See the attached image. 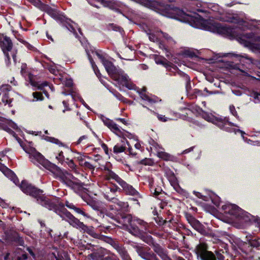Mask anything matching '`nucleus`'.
Wrapping results in <instances>:
<instances>
[{"mask_svg":"<svg viewBox=\"0 0 260 260\" xmlns=\"http://www.w3.org/2000/svg\"><path fill=\"white\" fill-rule=\"evenodd\" d=\"M216 260H224V256L223 255L220 253V251H215V254Z\"/></svg>","mask_w":260,"mask_h":260,"instance_id":"nucleus-55","label":"nucleus"},{"mask_svg":"<svg viewBox=\"0 0 260 260\" xmlns=\"http://www.w3.org/2000/svg\"><path fill=\"white\" fill-rule=\"evenodd\" d=\"M63 25L66 26V27L71 32H75L76 30L75 28L73 27V26L70 23L68 22L67 21L66 22H62Z\"/></svg>","mask_w":260,"mask_h":260,"instance_id":"nucleus-48","label":"nucleus"},{"mask_svg":"<svg viewBox=\"0 0 260 260\" xmlns=\"http://www.w3.org/2000/svg\"><path fill=\"white\" fill-rule=\"evenodd\" d=\"M134 248L138 255L145 260L158 259L156 255L147 246L144 247L139 245H136L134 247Z\"/></svg>","mask_w":260,"mask_h":260,"instance_id":"nucleus-14","label":"nucleus"},{"mask_svg":"<svg viewBox=\"0 0 260 260\" xmlns=\"http://www.w3.org/2000/svg\"><path fill=\"white\" fill-rule=\"evenodd\" d=\"M42 11L45 12L52 18L56 20L60 21L61 22H62L64 20V17L60 15L56 9L52 8L48 5L46 4Z\"/></svg>","mask_w":260,"mask_h":260,"instance_id":"nucleus-18","label":"nucleus"},{"mask_svg":"<svg viewBox=\"0 0 260 260\" xmlns=\"http://www.w3.org/2000/svg\"><path fill=\"white\" fill-rule=\"evenodd\" d=\"M170 181L172 185L174 186V188L176 191L180 193H182L184 192L183 189L180 187L178 183L177 182V179L172 171L170 172Z\"/></svg>","mask_w":260,"mask_h":260,"instance_id":"nucleus-27","label":"nucleus"},{"mask_svg":"<svg viewBox=\"0 0 260 260\" xmlns=\"http://www.w3.org/2000/svg\"><path fill=\"white\" fill-rule=\"evenodd\" d=\"M82 166H84L85 168L88 169L90 170H93L94 169V166L89 162L85 161L82 162Z\"/></svg>","mask_w":260,"mask_h":260,"instance_id":"nucleus-49","label":"nucleus"},{"mask_svg":"<svg viewBox=\"0 0 260 260\" xmlns=\"http://www.w3.org/2000/svg\"><path fill=\"white\" fill-rule=\"evenodd\" d=\"M80 215L83 216L86 219L91 218V215L88 212H86L85 209H84V208L82 209Z\"/></svg>","mask_w":260,"mask_h":260,"instance_id":"nucleus-53","label":"nucleus"},{"mask_svg":"<svg viewBox=\"0 0 260 260\" xmlns=\"http://www.w3.org/2000/svg\"><path fill=\"white\" fill-rule=\"evenodd\" d=\"M193 193L198 198L201 199H202L203 200H206L205 198H206V197L205 196L202 195V193H200V192L196 191H193Z\"/></svg>","mask_w":260,"mask_h":260,"instance_id":"nucleus-57","label":"nucleus"},{"mask_svg":"<svg viewBox=\"0 0 260 260\" xmlns=\"http://www.w3.org/2000/svg\"><path fill=\"white\" fill-rule=\"evenodd\" d=\"M61 203L64 205V208L66 206L69 209L74 210L76 213L80 215L82 208L76 207L73 203H70L68 201H66L65 204H63L62 202Z\"/></svg>","mask_w":260,"mask_h":260,"instance_id":"nucleus-32","label":"nucleus"},{"mask_svg":"<svg viewBox=\"0 0 260 260\" xmlns=\"http://www.w3.org/2000/svg\"><path fill=\"white\" fill-rule=\"evenodd\" d=\"M20 74L25 80L29 82L30 84L34 87V90H42L44 86L49 85L48 82L36 80V77L31 73L30 69L27 67L25 63H22L20 67Z\"/></svg>","mask_w":260,"mask_h":260,"instance_id":"nucleus-7","label":"nucleus"},{"mask_svg":"<svg viewBox=\"0 0 260 260\" xmlns=\"http://www.w3.org/2000/svg\"><path fill=\"white\" fill-rule=\"evenodd\" d=\"M157 118L160 121L162 122H166L168 120V118L163 115L158 114Z\"/></svg>","mask_w":260,"mask_h":260,"instance_id":"nucleus-62","label":"nucleus"},{"mask_svg":"<svg viewBox=\"0 0 260 260\" xmlns=\"http://www.w3.org/2000/svg\"><path fill=\"white\" fill-rule=\"evenodd\" d=\"M213 123H215L221 129H224L225 125L228 123L230 126H234V124L229 121V118L227 117L222 118H214Z\"/></svg>","mask_w":260,"mask_h":260,"instance_id":"nucleus-26","label":"nucleus"},{"mask_svg":"<svg viewBox=\"0 0 260 260\" xmlns=\"http://www.w3.org/2000/svg\"><path fill=\"white\" fill-rule=\"evenodd\" d=\"M107 28L109 30H112L115 31H118L119 32L120 34H122L123 32H124V30L121 27L114 23H109L107 25Z\"/></svg>","mask_w":260,"mask_h":260,"instance_id":"nucleus-36","label":"nucleus"},{"mask_svg":"<svg viewBox=\"0 0 260 260\" xmlns=\"http://www.w3.org/2000/svg\"><path fill=\"white\" fill-rule=\"evenodd\" d=\"M17 246H22L25 247L24 241L22 237L17 233Z\"/></svg>","mask_w":260,"mask_h":260,"instance_id":"nucleus-50","label":"nucleus"},{"mask_svg":"<svg viewBox=\"0 0 260 260\" xmlns=\"http://www.w3.org/2000/svg\"><path fill=\"white\" fill-rule=\"evenodd\" d=\"M42 11L45 12L52 18L56 20L60 21L61 22H62L64 20V17L60 15L56 9L52 8L48 5L46 4Z\"/></svg>","mask_w":260,"mask_h":260,"instance_id":"nucleus-17","label":"nucleus"},{"mask_svg":"<svg viewBox=\"0 0 260 260\" xmlns=\"http://www.w3.org/2000/svg\"><path fill=\"white\" fill-rule=\"evenodd\" d=\"M162 260H172L169 256H168L166 254L162 253L161 255L159 254Z\"/></svg>","mask_w":260,"mask_h":260,"instance_id":"nucleus-64","label":"nucleus"},{"mask_svg":"<svg viewBox=\"0 0 260 260\" xmlns=\"http://www.w3.org/2000/svg\"><path fill=\"white\" fill-rule=\"evenodd\" d=\"M102 189L104 198L108 201L115 199L117 192H121V188L112 182L104 185Z\"/></svg>","mask_w":260,"mask_h":260,"instance_id":"nucleus-12","label":"nucleus"},{"mask_svg":"<svg viewBox=\"0 0 260 260\" xmlns=\"http://www.w3.org/2000/svg\"><path fill=\"white\" fill-rule=\"evenodd\" d=\"M29 1L35 7H37L41 11L44 7V6L46 5V4L44 3H43L41 0H29Z\"/></svg>","mask_w":260,"mask_h":260,"instance_id":"nucleus-40","label":"nucleus"},{"mask_svg":"<svg viewBox=\"0 0 260 260\" xmlns=\"http://www.w3.org/2000/svg\"><path fill=\"white\" fill-rule=\"evenodd\" d=\"M146 91V89L144 87L141 89H139L137 91V92L142 100L148 101L150 103H154L156 102V100L150 97L145 93Z\"/></svg>","mask_w":260,"mask_h":260,"instance_id":"nucleus-28","label":"nucleus"},{"mask_svg":"<svg viewBox=\"0 0 260 260\" xmlns=\"http://www.w3.org/2000/svg\"><path fill=\"white\" fill-rule=\"evenodd\" d=\"M61 203L64 205V208L66 206L69 209L74 210L76 213L80 215L82 208L76 207L73 203H70L68 201H66L65 204H63L62 202Z\"/></svg>","mask_w":260,"mask_h":260,"instance_id":"nucleus-33","label":"nucleus"},{"mask_svg":"<svg viewBox=\"0 0 260 260\" xmlns=\"http://www.w3.org/2000/svg\"><path fill=\"white\" fill-rule=\"evenodd\" d=\"M2 128L14 137L16 138L14 130L16 129V124L12 120H7L2 125Z\"/></svg>","mask_w":260,"mask_h":260,"instance_id":"nucleus-22","label":"nucleus"},{"mask_svg":"<svg viewBox=\"0 0 260 260\" xmlns=\"http://www.w3.org/2000/svg\"><path fill=\"white\" fill-rule=\"evenodd\" d=\"M0 47H1L4 53L5 54L7 59L6 62L7 66L9 64L10 57L7 52L11 50L12 48V43L9 38L0 34Z\"/></svg>","mask_w":260,"mask_h":260,"instance_id":"nucleus-15","label":"nucleus"},{"mask_svg":"<svg viewBox=\"0 0 260 260\" xmlns=\"http://www.w3.org/2000/svg\"><path fill=\"white\" fill-rule=\"evenodd\" d=\"M194 251L198 260H216L215 254L208 250V246L205 243L200 242L196 246Z\"/></svg>","mask_w":260,"mask_h":260,"instance_id":"nucleus-8","label":"nucleus"},{"mask_svg":"<svg viewBox=\"0 0 260 260\" xmlns=\"http://www.w3.org/2000/svg\"><path fill=\"white\" fill-rule=\"evenodd\" d=\"M162 260H172L169 256H168L166 254L162 253L161 255L159 254Z\"/></svg>","mask_w":260,"mask_h":260,"instance_id":"nucleus-63","label":"nucleus"},{"mask_svg":"<svg viewBox=\"0 0 260 260\" xmlns=\"http://www.w3.org/2000/svg\"><path fill=\"white\" fill-rule=\"evenodd\" d=\"M95 54L101 60L108 75L113 80L128 89H134L136 85L131 81L128 76L123 70L115 66L112 62L106 59L102 54L98 51H95Z\"/></svg>","mask_w":260,"mask_h":260,"instance_id":"nucleus-3","label":"nucleus"},{"mask_svg":"<svg viewBox=\"0 0 260 260\" xmlns=\"http://www.w3.org/2000/svg\"><path fill=\"white\" fill-rule=\"evenodd\" d=\"M156 223L159 226L164 225L167 222H171V220L167 221L166 219H164L162 217L159 216V215L154 217Z\"/></svg>","mask_w":260,"mask_h":260,"instance_id":"nucleus-38","label":"nucleus"},{"mask_svg":"<svg viewBox=\"0 0 260 260\" xmlns=\"http://www.w3.org/2000/svg\"><path fill=\"white\" fill-rule=\"evenodd\" d=\"M102 148L104 149L105 153L107 155H109V149L108 146L104 143H102L101 144Z\"/></svg>","mask_w":260,"mask_h":260,"instance_id":"nucleus-60","label":"nucleus"},{"mask_svg":"<svg viewBox=\"0 0 260 260\" xmlns=\"http://www.w3.org/2000/svg\"><path fill=\"white\" fill-rule=\"evenodd\" d=\"M102 4L104 7L109 8L111 9H114L116 5L114 0H94Z\"/></svg>","mask_w":260,"mask_h":260,"instance_id":"nucleus-31","label":"nucleus"},{"mask_svg":"<svg viewBox=\"0 0 260 260\" xmlns=\"http://www.w3.org/2000/svg\"><path fill=\"white\" fill-rule=\"evenodd\" d=\"M0 170L9 179L16 184V175L13 172L0 163Z\"/></svg>","mask_w":260,"mask_h":260,"instance_id":"nucleus-24","label":"nucleus"},{"mask_svg":"<svg viewBox=\"0 0 260 260\" xmlns=\"http://www.w3.org/2000/svg\"><path fill=\"white\" fill-rule=\"evenodd\" d=\"M20 37V34H17V41H19V42L23 43L29 50H31L34 48L31 45L29 44L27 42L22 39Z\"/></svg>","mask_w":260,"mask_h":260,"instance_id":"nucleus-46","label":"nucleus"},{"mask_svg":"<svg viewBox=\"0 0 260 260\" xmlns=\"http://www.w3.org/2000/svg\"><path fill=\"white\" fill-rule=\"evenodd\" d=\"M104 123L105 125H106L110 129H111L112 127L113 126V124L115 123L112 120H110L109 119H107L105 121H104Z\"/></svg>","mask_w":260,"mask_h":260,"instance_id":"nucleus-54","label":"nucleus"},{"mask_svg":"<svg viewBox=\"0 0 260 260\" xmlns=\"http://www.w3.org/2000/svg\"><path fill=\"white\" fill-rule=\"evenodd\" d=\"M28 255L26 253H23L21 256H17V260H26Z\"/></svg>","mask_w":260,"mask_h":260,"instance_id":"nucleus-61","label":"nucleus"},{"mask_svg":"<svg viewBox=\"0 0 260 260\" xmlns=\"http://www.w3.org/2000/svg\"><path fill=\"white\" fill-rule=\"evenodd\" d=\"M202 116V117L206 121L213 122L215 117L212 115L210 114L207 112H203Z\"/></svg>","mask_w":260,"mask_h":260,"instance_id":"nucleus-45","label":"nucleus"},{"mask_svg":"<svg viewBox=\"0 0 260 260\" xmlns=\"http://www.w3.org/2000/svg\"><path fill=\"white\" fill-rule=\"evenodd\" d=\"M153 162L152 160L150 158H145L144 159H143L140 160L139 162L140 164L143 165H148V166H151L153 164Z\"/></svg>","mask_w":260,"mask_h":260,"instance_id":"nucleus-47","label":"nucleus"},{"mask_svg":"<svg viewBox=\"0 0 260 260\" xmlns=\"http://www.w3.org/2000/svg\"><path fill=\"white\" fill-rule=\"evenodd\" d=\"M156 189L155 193L154 194V197L158 200H162L161 198H162L163 194L165 192L162 191V189L160 186H158Z\"/></svg>","mask_w":260,"mask_h":260,"instance_id":"nucleus-41","label":"nucleus"},{"mask_svg":"<svg viewBox=\"0 0 260 260\" xmlns=\"http://www.w3.org/2000/svg\"><path fill=\"white\" fill-rule=\"evenodd\" d=\"M91 67L97 77H98V78L99 79L101 78L102 77V75L97 66L95 64V66H92Z\"/></svg>","mask_w":260,"mask_h":260,"instance_id":"nucleus-52","label":"nucleus"},{"mask_svg":"<svg viewBox=\"0 0 260 260\" xmlns=\"http://www.w3.org/2000/svg\"><path fill=\"white\" fill-rule=\"evenodd\" d=\"M246 241L245 242L246 245H248V247H250L251 250L252 248L259 249L260 248V238H256L251 235L246 237Z\"/></svg>","mask_w":260,"mask_h":260,"instance_id":"nucleus-21","label":"nucleus"},{"mask_svg":"<svg viewBox=\"0 0 260 260\" xmlns=\"http://www.w3.org/2000/svg\"><path fill=\"white\" fill-rule=\"evenodd\" d=\"M86 202L88 206L97 212L98 215L99 216L100 212L102 211L104 208L102 206V203L99 201L94 200L92 199H87Z\"/></svg>","mask_w":260,"mask_h":260,"instance_id":"nucleus-23","label":"nucleus"},{"mask_svg":"<svg viewBox=\"0 0 260 260\" xmlns=\"http://www.w3.org/2000/svg\"><path fill=\"white\" fill-rule=\"evenodd\" d=\"M146 5L148 8L162 15L188 23L192 26H194L196 22L198 21L196 17L186 14L182 9L172 4H166L162 2L157 1L147 0Z\"/></svg>","mask_w":260,"mask_h":260,"instance_id":"nucleus-2","label":"nucleus"},{"mask_svg":"<svg viewBox=\"0 0 260 260\" xmlns=\"http://www.w3.org/2000/svg\"><path fill=\"white\" fill-rule=\"evenodd\" d=\"M17 143L20 144V146L23 150L29 154V158L31 161L34 164L38 163L45 168L52 165L45 158L44 156L41 153L37 151L35 148L26 144L18 137Z\"/></svg>","mask_w":260,"mask_h":260,"instance_id":"nucleus-6","label":"nucleus"},{"mask_svg":"<svg viewBox=\"0 0 260 260\" xmlns=\"http://www.w3.org/2000/svg\"><path fill=\"white\" fill-rule=\"evenodd\" d=\"M157 156L159 158H160L164 160H166V161L172 160V156L170 154H169L167 152H163V151L158 152L157 154Z\"/></svg>","mask_w":260,"mask_h":260,"instance_id":"nucleus-35","label":"nucleus"},{"mask_svg":"<svg viewBox=\"0 0 260 260\" xmlns=\"http://www.w3.org/2000/svg\"><path fill=\"white\" fill-rule=\"evenodd\" d=\"M245 215L242 223L247 227L254 225L255 228L254 231L257 233L260 232V217L252 215L249 213H245Z\"/></svg>","mask_w":260,"mask_h":260,"instance_id":"nucleus-13","label":"nucleus"},{"mask_svg":"<svg viewBox=\"0 0 260 260\" xmlns=\"http://www.w3.org/2000/svg\"><path fill=\"white\" fill-rule=\"evenodd\" d=\"M19 187L24 193L35 198L38 204L50 211H53L62 220H66L73 227L86 231L87 234L94 238L101 240L104 239V235L95 232L93 227H88L85 225L64 208V205L59 202V198L55 200L49 199L43 193V190L28 183L25 180L21 182Z\"/></svg>","mask_w":260,"mask_h":260,"instance_id":"nucleus-1","label":"nucleus"},{"mask_svg":"<svg viewBox=\"0 0 260 260\" xmlns=\"http://www.w3.org/2000/svg\"><path fill=\"white\" fill-rule=\"evenodd\" d=\"M105 178L106 180H113L121 186V192L125 194L142 198L140 193L131 185L128 184L106 165L104 167Z\"/></svg>","mask_w":260,"mask_h":260,"instance_id":"nucleus-4","label":"nucleus"},{"mask_svg":"<svg viewBox=\"0 0 260 260\" xmlns=\"http://www.w3.org/2000/svg\"><path fill=\"white\" fill-rule=\"evenodd\" d=\"M125 150V146L122 145H120L119 144H117L116 145L114 146L113 152L115 154H118L124 152Z\"/></svg>","mask_w":260,"mask_h":260,"instance_id":"nucleus-37","label":"nucleus"},{"mask_svg":"<svg viewBox=\"0 0 260 260\" xmlns=\"http://www.w3.org/2000/svg\"><path fill=\"white\" fill-rule=\"evenodd\" d=\"M63 85L68 87H71L73 85V82L71 79H66L63 82Z\"/></svg>","mask_w":260,"mask_h":260,"instance_id":"nucleus-51","label":"nucleus"},{"mask_svg":"<svg viewBox=\"0 0 260 260\" xmlns=\"http://www.w3.org/2000/svg\"><path fill=\"white\" fill-rule=\"evenodd\" d=\"M186 218L193 228L199 232L203 233V231H204L203 226L198 220L190 214H186Z\"/></svg>","mask_w":260,"mask_h":260,"instance_id":"nucleus-20","label":"nucleus"},{"mask_svg":"<svg viewBox=\"0 0 260 260\" xmlns=\"http://www.w3.org/2000/svg\"><path fill=\"white\" fill-rule=\"evenodd\" d=\"M128 230L130 233L137 236L143 232L148 231V224L143 220L134 217Z\"/></svg>","mask_w":260,"mask_h":260,"instance_id":"nucleus-11","label":"nucleus"},{"mask_svg":"<svg viewBox=\"0 0 260 260\" xmlns=\"http://www.w3.org/2000/svg\"><path fill=\"white\" fill-rule=\"evenodd\" d=\"M155 62L157 64H160L163 65L166 68H167L168 67H170V62H168L167 59H166L165 58L163 59L157 58L155 59Z\"/></svg>","mask_w":260,"mask_h":260,"instance_id":"nucleus-44","label":"nucleus"},{"mask_svg":"<svg viewBox=\"0 0 260 260\" xmlns=\"http://www.w3.org/2000/svg\"><path fill=\"white\" fill-rule=\"evenodd\" d=\"M44 139L47 141L57 144L59 146H62L63 145V144L58 139L53 137L45 136Z\"/></svg>","mask_w":260,"mask_h":260,"instance_id":"nucleus-43","label":"nucleus"},{"mask_svg":"<svg viewBox=\"0 0 260 260\" xmlns=\"http://www.w3.org/2000/svg\"><path fill=\"white\" fill-rule=\"evenodd\" d=\"M111 131L114 133L116 135L120 137H124V132L122 129L121 130L120 128L118 127V125L116 123L113 124V126L110 129Z\"/></svg>","mask_w":260,"mask_h":260,"instance_id":"nucleus-34","label":"nucleus"},{"mask_svg":"<svg viewBox=\"0 0 260 260\" xmlns=\"http://www.w3.org/2000/svg\"><path fill=\"white\" fill-rule=\"evenodd\" d=\"M134 217L130 214L120 213L116 223L125 226L128 229Z\"/></svg>","mask_w":260,"mask_h":260,"instance_id":"nucleus-19","label":"nucleus"},{"mask_svg":"<svg viewBox=\"0 0 260 260\" xmlns=\"http://www.w3.org/2000/svg\"><path fill=\"white\" fill-rule=\"evenodd\" d=\"M117 205L118 207V210L121 212V213H126L130 211V208L127 202L119 201L117 202Z\"/></svg>","mask_w":260,"mask_h":260,"instance_id":"nucleus-30","label":"nucleus"},{"mask_svg":"<svg viewBox=\"0 0 260 260\" xmlns=\"http://www.w3.org/2000/svg\"><path fill=\"white\" fill-rule=\"evenodd\" d=\"M204 27L207 30L226 36H232L233 30L232 27L222 25L217 22L206 21Z\"/></svg>","mask_w":260,"mask_h":260,"instance_id":"nucleus-9","label":"nucleus"},{"mask_svg":"<svg viewBox=\"0 0 260 260\" xmlns=\"http://www.w3.org/2000/svg\"><path fill=\"white\" fill-rule=\"evenodd\" d=\"M104 238V239H103V241H105L106 242L110 244L112 247L115 249L119 253L120 251H121L123 248H124L123 246L121 245H120L118 242L115 241L114 239H113L112 238L106 236H105Z\"/></svg>","mask_w":260,"mask_h":260,"instance_id":"nucleus-25","label":"nucleus"},{"mask_svg":"<svg viewBox=\"0 0 260 260\" xmlns=\"http://www.w3.org/2000/svg\"><path fill=\"white\" fill-rule=\"evenodd\" d=\"M26 250L27 251L29 252V253L30 254V255L34 258H36V254L35 253V252L33 251L32 248L31 247H26Z\"/></svg>","mask_w":260,"mask_h":260,"instance_id":"nucleus-59","label":"nucleus"},{"mask_svg":"<svg viewBox=\"0 0 260 260\" xmlns=\"http://www.w3.org/2000/svg\"><path fill=\"white\" fill-rule=\"evenodd\" d=\"M221 209L224 213L233 216L242 223L244 221L243 218L245 215V213H248L244 211L235 204H229L224 205L222 206Z\"/></svg>","mask_w":260,"mask_h":260,"instance_id":"nucleus-10","label":"nucleus"},{"mask_svg":"<svg viewBox=\"0 0 260 260\" xmlns=\"http://www.w3.org/2000/svg\"><path fill=\"white\" fill-rule=\"evenodd\" d=\"M58 177L60 181L69 187L77 193H80L85 188V183L74 177L72 174L64 170L57 168Z\"/></svg>","mask_w":260,"mask_h":260,"instance_id":"nucleus-5","label":"nucleus"},{"mask_svg":"<svg viewBox=\"0 0 260 260\" xmlns=\"http://www.w3.org/2000/svg\"><path fill=\"white\" fill-rule=\"evenodd\" d=\"M147 231L143 232L141 235L137 236L139 237L144 242L146 243L149 245H152L154 243L153 238L151 236L148 235L146 233Z\"/></svg>","mask_w":260,"mask_h":260,"instance_id":"nucleus-29","label":"nucleus"},{"mask_svg":"<svg viewBox=\"0 0 260 260\" xmlns=\"http://www.w3.org/2000/svg\"><path fill=\"white\" fill-rule=\"evenodd\" d=\"M34 99L33 101H42L44 99V98L41 92L35 91L32 94Z\"/></svg>","mask_w":260,"mask_h":260,"instance_id":"nucleus-42","label":"nucleus"},{"mask_svg":"<svg viewBox=\"0 0 260 260\" xmlns=\"http://www.w3.org/2000/svg\"><path fill=\"white\" fill-rule=\"evenodd\" d=\"M184 54L188 57L190 58H193L196 56V53L190 50H185L184 52Z\"/></svg>","mask_w":260,"mask_h":260,"instance_id":"nucleus-56","label":"nucleus"},{"mask_svg":"<svg viewBox=\"0 0 260 260\" xmlns=\"http://www.w3.org/2000/svg\"><path fill=\"white\" fill-rule=\"evenodd\" d=\"M118 253L122 260H132L125 248Z\"/></svg>","mask_w":260,"mask_h":260,"instance_id":"nucleus-39","label":"nucleus"},{"mask_svg":"<svg viewBox=\"0 0 260 260\" xmlns=\"http://www.w3.org/2000/svg\"><path fill=\"white\" fill-rule=\"evenodd\" d=\"M118 214L113 213L111 211H108L105 208H103L102 211L100 212L99 216L102 218L103 222L107 221L111 223L115 224L114 222H117Z\"/></svg>","mask_w":260,"mask_h":260,"instance_id":"nucleus-16","label":"nucleus"},{"mask_svg":"<svg viewBox=\"0 0 260 260\" xmlns=\"http://www.w3.org/2000/svg\"><path fill=\"white\" fill-rule=\"evenodd\" d=\"M230 110L233 115L236 117L238 116L237 112L235 109V107L233 105L230 106Z\"/></svg>","mask_w":260,"mask_h":260,"instance_id":"nucleus-58","label":"nucleus"}]
</instances>
